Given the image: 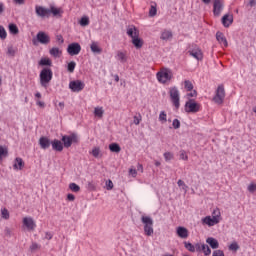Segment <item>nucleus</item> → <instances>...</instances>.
I'll return each instance as SVG.
<instances>
[{
    "label": "nucleus",
    "mask_w": 256,
    "mask_h": 256,
    "mask_svg": "<svg viewBox=\"0 0 256 256\" xmlns=\"http://www.w3.org/2000/svg\"><path fill=\"white\" fill-rule=\"evenodd\" d=\"M53 79V71L50 68H43L40 72V85L47 89Z\"/></svg>",
    "instance_id": "2"
},
{
    "label": "nucleus",
    "mask_w": 256,
    "mask_h": 256,
    "mask_svg": "<svg viewBox=\"0 0 256 256\" xmlns=\"http://www.w3.org/2000/svg\"><path fill=\"white\" fill-rule=\"evenodd\" d=\"M189 54L191 57H194V59H197V61H201V59H203V52L199 49L189 51Z\"/></svg>",
    "instance_id": "25"
},
{
    "label": "nucleus",
    "mask_w": 256,
    "mask_h": 256,
    "mask_svg": "<svg viewBox=\"0 0 256 256\" xmlns=\"http://www.w3.org/2000/svg\"><path fill=\"white\" fill-rule=\"evenodd\" d=\"M51 145H52L53 151H57L58 153H61V151H63V148L65 147L63 146V141L59 139L52 140Z\"/></svg>",
    "instance_id": "15"
},
{
    "label": "nucleus",
    "mask_w": 256,
    "mask_h": 256,
    "mask_svg": "<svg viewBox=\"0 0 256 256\" xmlns=\"http://www.w3.org/2000/svg\"><path fill=\"white\" fill-rule=\"evenodd\" d=\"M220 222L221 220H218L214 216H206L202 219V223H204V225H208V227H214V225H218Z\"/></svg>",
    "instance_id": "13"
},
{
    "label": "nucleus",
    "mask_w": 256,
    "mask_h": 256,
    "mask_svg": "<svg viewBox=\"0 0 256 256\" xmlns=\"http://www.w3.org/2000/svg\"><path fill=\"white\" fill-rule=\"evenodd\" d=\"M7 155H9V150L3 146H0V161H3V157H7Z\"/></svg>",
    "instance_id": "32"
},
{
    "label": "nucleus",
    "mask_w": 256,
    "mask_h": 256,
    "mask_svg": "<svg viewBox=\"0 0 256 256\" xmlns=\"http://www.w3.org/2000/svg\"><path fill=\"white\" fill-rule=\"evenodd\" d=\"M184 87H185L186 91H191L193 89V83L189 80H185Z\"/></svg>",
    "instance_id": "41"
},
{
    "label": "nucleus",
    "mask_w": 256,
    "mask_h": 256,
    "mask_svg": "<svg viewBox=\"0 0 256 256\" xmlns=\"http://www.w3.org/2000/svg\"><path fill=\"white\" fill-rule=\"evenodd\" d=\"M202 252L204 255L209 256L211 255V248L207 244H202Z\"/></svg>",
    "instance_id": "36"
},
{
    "label": "nucleus",
    "mask_w": 256,
    "mask_h": 256,
    "mask_svg": "<svg viewBox=\"0 0 256 256\" xmlns=\"http://www.w3.org/2000/svg\"><path fill=\"white\" fill-rule=\"evenodd\" d=\"M221 11H223V3L221 2V0H214L213 13L215 17H219V15H221Z\"/></svg>",
    "instance_id": "14"
},
{
    "label": "nucleus",
    "mask_w": 256,
    "mask_h": 256,
    "mask_svg": "<svg viewBox=\"0 0 256 256\" xmlns=\"http://www.w3.org/2000/svg\"><path fill=\"white\" fill-rule=\"evenodd\" d=\"M36 105H38V107H42V108H43V107H45V102H42V101H39V100H38V101L36 102Z\"/></svg>",
    "instance_id": "63"
},
{
    "label": "nucleus",
    "mask_w": 256,
    "mask_h": 256,
    "mask_svg": "<svg viewBox=\"0 0 256 256\" xmlns=\"http://www.w3.org/2000/svg\"><path fill=\"white\" fill-rule=\"evenodd\" d=\"M212 256H225V252H223V250H215L213 251Z\"/></svg>",
    "instance_id": "53"
},
{
    "label": "nucleus",
    "mask_w": 256,
    "mask_h": 256,
    "mask_svg": "<svg viewBox=\"0 0 256 256\" xmlns=\"http://www.w3.org/2000/svg\"><path fill=\"white\" fill-rule=\"evenodd\" d=\"M106 189L107 191H111V189H113V181L111 180L106 181Z\"/></svg>",
    "instance_id": "54"
},
{
    "label": "nucleus",
    "mask_w": 256,
    "mask_h": 256,
    "mask_svg": "<svg viewBox=\"0 0 256 256\" xmlns=\"http://www.w3.org/2000/svg\"><path fill=\"white\" fill-rule=\"evenodd\" d=\"M101 154V149H99V147H94L92 149V155L93 157H95L97 159V157H99V155Z\"/></svg>",
    "instance_id": "45"
},
{
    "label": "nucleus",
    "mask_w": 256,
    "mask_h": 256,
    "mask_svg": "<svg viewBox=\"0 0 256 256\" xmlns=\"http://www.w3.org/2000/svg\"><path fill=\"white\" fill-rule=\"evenodd\" d=\"M49 11H50V15L52 13L53 17H61V13H62L61 9L55 8V7L52 6L49 9Z\"/></svg>",
    "instance_id": "29"
},
{
    "label": "nucleus",
    "mask_w": 256,
    "mask_h": 256,
    "mask_svg": "<svg viewBox=\"0 0 256 256\" xmlns=\"http://www.w3.org/2000/svg\"><path fill=\"white\" fill-rule=\"evenodd\" d=\"M76 66L77 63H75V61H71L70 63H68L67 71H69V73H73V71H75Z\"/></svg>",
    "instance_id": "40"
},
{
    "label": "nucleus",
    "mask_w": 256,
    "mask_h": 256,
    "mask_svg": "<svg viewBox=\"0 0 256 256\" xmlns=\"http://www.w3.org/2000/svg\"><path fill=\"white\" fill-rule=\"evenodd\" d=\"M35 11L37 17H41L42 19L47 17H51V11H49V8H45L43 6L36 5L35 6Z\"/></svg>",
    "instance_id": "11"
},
{
    "label": "nucleus",
    "mask_w": 256,
    "mask_h": 256,
    "mask_svg": "<svg viewBox=\"0 0 256 256\" xmlns=\"http://www.w3.org/2000/svg\"><path fill=\"white\" fill-rule=\"evenodd\" d=\"M23 223L25 227H27V229H30L31 231H33V229H35L36 227L35 221H33V218H30V217H25L23 219Z\"/></svg>",
    "instance_id": "19"
},
{
    "label": "nucleus",
    "mask_w": 256,
    "mask_h": 256,
    "mask_svg": "<svg viewBox=\"0 0 256 256\" xmlns=\"http://www.w3.org/2000/svg\"><path fill=\"white\" fill-rule=\"evenodd\" d=\"M1 215L3 219H9V210H7V208L2 209Z\"/></svg>",
    "instance_id": "47"
},
{
    "label": "nucleus",
    "mask_w": 256,
    "mask_h": 256,
    "mask_svg": "<svg viewBox=\"0 0 256 256\" xmlns=\"http://www.w3.org/2000/svg\"><path fill=\"white\" fill-rule=\"evenodd\" d=\"M206 243H208L211 249H219V241L213 237H208Z\"/></svg>",
    "instance_id": "23"
},
{
    "label": "nucleus",
    "mask_w": 256,
    "mask_h": 256,
    "mask_svg": "<svg viewBox=\"0 0 256 256\" xmlns=\"http://www.w3.org/2000/svg\"><path fill=\"white\" fill-rule=\"evenodd\" d=\"M160 39H162V41H169V39H173V32L169 30H164L161 33Z\"/></svg>",
    "instance_id": "26"
},
{
    "label": "nucleus",
    "mask_w": 256,
    "mask_h": 256,
    "mask_svg": "<svg viewBox=\"0 0 256 256\" xmlns=\"http://www.w3.org/2000/svg\"><path fill=\"white\" fill-rule=\"evenodd\" d=\"M9 31L12 35H17L19 33V28L15 24H9Z\"/></svg>",
    "instance_id": "34"
},
{
    "label": "nucleus",
    "mask_w": 256,
    "mask_h": 256,
    "mask_svg": "<svg viewBox=\"0 0 256 256\" xmlns=\"http://www.w3.org/2000/svg\"><path fill=\"white\" fill-rule=\"evenodd\" d=\"M58 107H60L58 111H63V109H65V102H59Z\"/></svg>",
    "instance_id": "60"
},
{
    "label": "nucleus",
    "mask_w": 256,
    "mask_h": 256,
    "mask_svg": "<svg viewBox=\"0 0 256 256\" xmlns=\"http://www.w3.org/2000/svg\"><path fill=\"white\" fill-rule=\"evenodd\" d=\"M39 65L41 67H51L53 65V62H51V59H49V58H42L39 61Z\"/></svg>",
    "instance_id": "27"
},
{
    "label": "nucleus",
    "mask_w": 256,
    "mask_h": 256,
    "mask_svg": "<svg viewBox=\"0 0 256 256\" xmlns=\"http://www.w3.org/2000/svg\"><path fill=\"white\" fill-rule=\"evenodd\" d=\"M69 189L73 191V193H79L81 191V187L77 185L76 183H70Z\"/></svg>",
    "instance_id": "35"
},
{
    "label": "nucleus",
    "mask_w": 256,
    "mask_h": 256,
    "mask_svg": "<svg viewBox=\"0 0 256 256\" xmlns=\"http://www.w3.org/2000/svg\"><path fill=\"white\" fill-rule=\"evenodd\" d=\"M25 167V162H23L22 158L17 157L13 164V169L21 171Z\"/></svg>",
    "instance_id": "22"
},
{
    "label": "nucleus",
    "mask_w": 256,
    "mask_h": 256,
    "mask_svg": "<svg viewBox=\"0 0 256 256\" xmlns=\"http://www.w3.org/2000/svg\"><path fill=\"white\" fill-rule=\"evenodd\" d=\"M169 95L174 107H176V109H179V107H181L179 89L176 86L171 87L169 89Z\"/></svg>",
    "instance_id": "6"
},
{
    "label": "nucleus",
    "mask_w": 256,
    "mask_h": 256,
    "mask_svg": "<svg viewBox=\"0 0 256 256\" xmlns=\"http://www.w3.org/2000/svg\"><path fill=\"white\" fill-rule=\"evenodd\" d=\"M109 149L112 153H121V146L117 143L110 144Z\"/></svg>",
    "instance_id": "28"
},
{
    "label": "nucleus",
    "mask_w": 256,
    "mask_h": 256,
    "mask_svg": "<svg viewBox=\"0 0 256 256\" xmlns=\"http://www.w3.org/2000/svg\"><path fill=\"white\" fill-rule=\"evenodd\" d=\"M39 145L41 147V149H49V147H51V140L45 136L40 137L39 139Z\"/></svg>",
    "instance_id": "16"
},
{
    "label": "nucleus",
    "mask_w": 256,
    "mask_h": 256,
    "mask_svg": "<svg viewBox=\"0 0 256 256\" xmlns=\"http://www.w3.org/2000/svg\"><path fill=\"white\" fill-rule=\"evenodd\" d=\"M188 97H197V90H193L192 92L187 94Z\"/></svg>",
    "instance_id": "61"
},
{
    "label": "nucleus",
    "mask_w": 256,
    "mask_h": 256,
    "mask_svg": "<svg viewBox=\"0 0 256 256\" xmlns=\"http://www.w3.org/2000/svg\"><path fill=\"white\" fill-rule=\"evenodd\" d=\"M0 39H7V31H5V27L0 25Z\"/></svg>",
    "instance_id": "42"
},
{
    "label": "nucleus",
    "mask_w": 256,
    "mask_h": 256,
    "mask_svg": "<svg viewBox=\"0 0 256 256\" xmlns=\"http://www.w3.org/2000/svg\"><path fill=\"white\" fill-rule=\"evenodd\" d=\"M62 145L65 147V149H69L73 143H79V136H77L76 133H72L70 135H64L62 136Z\"/></svg>",
    "instance_id": "3"
},
{
    "label": "nucleus",
    "mask_w": 256,
    "mask_h": 256,
    "mask_svg": "<svg viewBox=\"0 0 256 256\" xmlns=\"http://www.w3.org/2000/svg\"><path fill=\"white\" fill-rule=\"evenodd\" d=\"M117 59L120 61V63H126L127 62V55L124 52L118 51L117 52Z\"/></svg>",
    "instance_id": "30"
},
{
    "label": "nucleus",
    "mask_w": 256,
    "mask_h": 256,
    "mask_svg": "<svg viewBox=\"0 0 256 256\" xmlns=\"http://www.w3.org/2000/svg\"><path fill=\"white\" fill-rule=\"evenodd\" d=\"M36 39L41 45H49L51 43V37L43 31L37 33Z\"/></svg>",
    "instance_id": "12"
},
{
    "label": "nucleus",
    "mask_w": 256,
    "mask_h": 256,
    "mask_svg": "<svg viewBox=\"0 0 256 256\" xmlns=\"http://www.w3.org/2000/svg\"><path fill=\"white\" fill-rule=\"evenodd\" d=\"M233 24V15L226 14L222 17V25L230 27Z\"/></svg>",
    "instance_id": "18"
},
{
    "label": "nucleus",
    "mask_w": 256,
    "mask_h": 256,
    "mask_svg": "<svg viewBox=\"0 0 256 256\" xmlns=\"http://www.w3.org/2000/svg\"><path fill=\"white\" fill-rule=\"evenodd\" d=\"M141 221L144 225L145 235L151 237V235H153V219L149 216H142Z\"/></svg>",
    "instance_id": "4"
},
{
    "label": "nucleus",
    "mask_w": 256,
    "mask_h": 256,
    "mask_svg": "<svg viewBox=\"0 0 256 256\" xmlns=\"http://www.w3.org/2000/svg\"><path fill=\"white\" fill-rule=\"evenodd\" d=\"M185 107L187 113H198L199 109H201V105H199V103L195 102L193 99L186 102Z\"/></svg>",
    "instance_id": "9"
},
{
    "label": "nucleus",
    "mask_w": 256,
    "mask_h": 256,
    "mask_svg": "<svg viewBox=\"0 0 256 256\" xmlns=\"http://www.w3.org/2000/svg\"><path fill=\"white\" fill-rule=\"evenodd\" d=\"M172 127L174 129H179L181 127V122L179 121V119H174L172 122Z\"/></svg>",
    "instance_id": "49"
},
{
    "label": "nucleus",
    "mask_w": 256,
    "mask_h": 256,
    "mask_svg": "<svg viewBox=\"0 0 256 256\" xmlns=\"http://www.w3.org/2000/svg\"><path fill=\"white\" fill-rule=\"evenodd\" d=\"M159 83H167L173 79V72L170 69L164 68L156 74Z\"/></svg>",
    "instance_id": "5"
},
{
    "label": "nucleus",
    "mask_w": 256,
    "mask_h": 256,
    "mask_svg": "<svg viewBox=\"0 0 256 256\" xmlns=\"http://www.w3.org/2000/svg\"><path fill=\"white\" fill-rule=\"evenodd\" d=\"M67 199H68V201H75V195H73V194H68V195H67Z\"/></svg>",
    "instance_id": "62"
},
{
    "label": "nucleus",
    "mask_w": 256,
    "mask_h": 256,
    "mask_svg": "<svg viewBox=\"0 0 256 256\" xmlns=\"http://www.w3.org/2000/svg\"><path fill=\"white\" fill-rule=\"evenodd\" d=\"M45 239H48V241H51V239H53V234L51 232H46Z\"/></svg>",
    "instance_id": "59"
},
{
    "label": "nucleus",
    "mask_w": 256,
    "mask_h": 256,
    "mask_svg": "<svg viewBox=\"0 0 256 256\" xmlns=\"http://www.w3.org/2000/svg\"><path fill=\"white\" fill-rule=\"evenodd\" d=\"M177 185H178V187H182V191L187 193L189 186H187V184H185V182L183 180H178Z\"/></svg>",
    "instance_id": "37"
},
{
    "label": "nucleus",
    "mask_w": 256,
    "mask_h": 256,
    "mask_svg": "<svg viewBox=\"0 0 256 256\" xmlns=\"http://www.w3.org/2000/svg\"><path fill=\"white\" fill-rule=\"evenodd\" d=\"M69 89L73 93H79L85 89V83H83L81 80H74L69 83Z\"/></svg>",
    "instance_id": "8"
},
{
    "label": "nucleus",
    "mask_w": 256,
    "mask_h": 256,
    "mask_svg": "<svg viewBox=\"0 0 256 256\" xmlns=\"http://www.w3.org/2000/svg\"><path fill=\"white\" fill-rule=\"evenodd\" d=\"M127 35L131 37L132 43L136 49H141L143 47V40L139 38V30L135 26H130L127 28Z\"/></svg>",
    "instance_id": "1"
},
{
    "label": "nucleus",
    "mask_w": 256,
    "mask_h": 256,
    "mask_svg": "<svg viewBox=\"0 0 256 256\" xmlns=\"http://www.w3.org/2000/svg\"><path fill=\"white\" fill-rule=\"evenodd\" d=\"M80 25H81V27H87V25H89V17L83 16L80 19Z\"/></svg>",
    "instance_id": "39"
},
{
    "label": "nucleus",
    "mask_w": 256,
    "mask_h": 256,
    "mask_svg": "<svg viewBox=\"0 0 256 256\" xmlns=\"http://www.w3.org/2000/svg\"><path fill=\"white\" fill-rule=\"evenodd\" d=\"M177 235L181 239H187V237H189V230H187V228H185L183 226H179L177 228Z\"/></svg>",
    "instance_id": "17"
},
{
    "label": "nucleus",
    "mask_w": 256,
    "mask_h": 256,
    "mask_svg": "<svg viewBox=\"0 0 256 256\" xmlns=\"http://www.w3.org/2000/svg\"><path fill=\"white\" fill-rule=\"evenodd\" d=\"M103 113H105V111L103 110V107H96L94 109V115H95V117H99V119H101V117H103Z\"/></svg>",
    "instance_id": "31"
},
{
    "label": "nucleus",
    "mask_w": 256,
    "mask_h": 256,
    "mask_svg": "<svg viewBox=\"0 0 256 256\" xmlns=\"http://www.w3.org/2000/svg\"><path fill=\"white\" fill-rule=\"evenodd\" d=\"M225 99V87L223 85H219L216 90V95L213 98V101L217 103V105H221Z\"/></svg>",
    "instance_id": "7"
},
{
    "label": "nucleus",
    "mask_w": 256,
    "mask_h": 256,
    "mask_svg": "<svg viewBox=\"0 0 256 256\" xmlns=\"http://www.w3.org/2000/svg\"><path fill=\"white\" fill-rule=\"evenodd\" d=\"M180 159L183 161H187L189 159V156H187V152L185 150L180 151Z\"/></svg>",
    "instance_id": "48"
},
{
    "label": "nucleus",
    "mask_w": 256,
    "mask_h": 256,
    "mask_svg": "<svg viewBox=\"0 0 256 256\" xmlns=\"http://www.w3.org/2000/svg\"><path fill=\"white\" fill-rule=\"evenodd\" d=\"M90 49L92 53H95L96 55H101L103 53V49L99 47V42L93 41L90 45Z\"/></svg>",
    "instance_id": "21"
},
{
    "label": "nucleus",
    "mask_w": 256,
    "mask_h": 256,
    "mask_svg": "<svg viewBox=\"0 0 256 256\" xmlns=\"http://www.w3.org/2000/svg\"><path fill=\"white\" fill-rule=\"evenodd\" d=\"M67 53H69L72 57L75 55H79L81 53V44L74 42L68 45Z\"/></svg>",
    "instance_id": "10"
},
{
    "label": "nucleus",
    "mask_w": 256,
    "mask_h": 256,
    "mask_svg": "<svg viewBox=\"0 0 256 256\" xmlns=\"http://www.w3.org/2000/svg\"><path fill=\"white\" fill-rule=\"evenodd\" d=\"M39 249H41V245L37 244V242H33L30 245V251H32V252L37 251Z\"/></svg>",
    "instance_id": "46"
},
{
    "label": "nucleus",
    "mask_w": 256,
    "mask_h": 256,
    "mask_svg": "<svg viewBox=\"0 0 256 256\" xmlns=\"http://www.w3.org/2000/svg\"><path fill=\"white\" fill-rule=\"evenodd\" d=\"M56 41H59L60 45H63V43H65V40L63 39L62 35H57Z\"/></svg>",
    "instance_id": "56"
},
{
    "label": "nucleus",
    "mask_w": 256,
    "mask_h": 256,
    "mask_svg": "<svg viewBox=\"0 0 256 256\" xmlns=\"http://www.w3.org/2000/svg\"><path fill=\"white\" fill-rule=\"evenodd\" d=\"M49 54L51 55V57H55V59H57L61 57V55H63V52L58 47H53L49 50Z\"/></svg>",
    "instance_id": "24"
},
{
    "label": "nucleus",
    "mask_w": 256,
    "mask_h": 256,
    "mask_svg": "<svg viewBox=\"0 0 256 256\" xmlns=\"http://www.w3.org/2000/svg\"><path fill=\"white\" fill-rule=\"evenodd\" d=\"M248 191H249V193H255V191H256V184L255 183H250L248 185Z\"/></svg>",
    "instance_id": "50"
},
{
    "label": "nucleus",
    "mask_w": 256,
    "mask_h": 256,
    "mask_svg": "<svg viewBox=\"0 0 256 256\" xmlns=\"http://www.w3.org/2000/svg\"><path fill=\"white\" fill-rule=\"evenodd\" d=\"M229 251H239V244L233 242L229 245Z\"/></svg>",
    "instance_id": "44"
},
{
    "label": "nucleus",
    "mask_w": 256,
    "mask_h": 256,
    "mask_svg": "<svg viewBox=\"0 0 256 256\" xmlns=\"http://www.w3.org/2000/svg\"><path fill=\"white\" fill-rule=\"evenodd\" d=\"M195 251H197L198 253H201L203 251V244L196 243Z\"/></svg>",
    "instance_id": "55"
},
{
    "label": "nucleus",
    "mask_w": 256,
    "mask_h": 256,
    "mask_svg": "<svg viewBox=\"0 0 256 256\" xmlns=\"http://www.w3.org/2000/svg\"><path fill=\"white\" fill-rule=\"evenodd\" d=\"M164 158H165V161H171V159H173V153L165 152L164 153Z\"/></svg>",
    "instance_id": "52"
},
{
    "label": "nucleus",
    "mask_w": 256,
    "mask_h": 256,
    "mask_svg": "<svg viewBox=\"0 0 256 256\" xmlns=\"http://www.w3.org/2000/svg\"><path fill=\"white\" fill-rule=\"evenodd\" d=\"M149 15L150 17H155V15H157V7L151 6Z\"/></svg>",
    "instance_id": "51"
},
{
    "label": "nucleus",
    "mask_w": 256,
    "mask_h": 256,
    "mask_svg": "<svg viewBox=\"0 0 256 256\" xmlns=\"http://www.w3.org/2000/svg\"><path fill=\"white\" fill-rule=\"evenodd\" d=\"M7 54L11 55L13 57L15 55V50L12 47H9L8 51H7Z\"/></svg>",
    "instance_id": "58"
},
{
    "label": "nucleus",
    "mask_w": 256,
    "mask_h": 256,
    "mask_svg": "<svg viewBox=\"0 0 256 256\" xmlns=\"http://www.w3.org/2000/svg\"><path fill=\"white\" fill-rule=\"evenodd\" d=\"M159 121H161L162 123H167V114L165 113V111L160 112Z\"/></svg>",
    "instance_id": "43"
},
{
    "label": "nucleus",
    "mask_w": 256,
    "mask_h": 256,
    "mask_svg": "<svg viewBox=\"0 0 256 256\" xmlns=\"http://www.w3.org/2000/svg\"><path fill=\"white\" fill-rule=\"evenodd\" d=\"M249 5H250V7H255V5H256V0H250V1H249Z\"/></svg>",
    "instance_id": "64"
},
{
    "label": "nucleus",
    "mask_w": 256,
    "mask_h": 256,
    "mask_svg": "<svg viewBox=\"0 0 256 256\" xmlns=\"http://www.w3.org/2000/svg\"><path fill=\"white\" fill-rule=\"evenodd\" d=\"M212 217L221 221V210H219V208L214 209L212 212Z\"/></svg>",
    "instance_id": "38"
},
{
    "label": "nucleus",
    "mask_w": 256,
    "mask_h": 256,
    "mask_svg": "<svg viewBox=\"0 0 256 256\" xmlns=\"http://www.w3.org/2000/svg\"><path fill=\"white\" fill-rule=\"evenodd\" d=\"M184 247L187 249V251H190V253H195V245H193L191 242H184Z\"/></svg>",
    "instance_id": "33"
},
{
    "label": "nucleus",
    "mask_w": 256,
    "mask_h": 256,
    "mask_svg": "<svg viewBox=\"0 0 256 256\" xmlns=\"http://www.w3.org/2000/svg\"><path fill=\"white\" fill-rule=\"evenodd\" d=\"M216 39L218 41V43H220L221 45H224V47H228V43H227V38H225V35L223 34V32L218 31L216 33Z\"/></svg>",
    "instance_id": "20"
},
{
    "label": "nucleus",
    "mask_w": 256,
    "mask_h": 256,
    "mask_svg": "<svg viewBox=\"0 0 256 256\" xmlns=\"http://www.w3.org/2000/svg\"><path fill=\"white\" fill-rule=\"evenodd\" d=\"M129 174L132 175V177H136L137 176V170L133 169V168H130Z\"/></svg>",
    "instance_id": "57"
}]
</instances>
